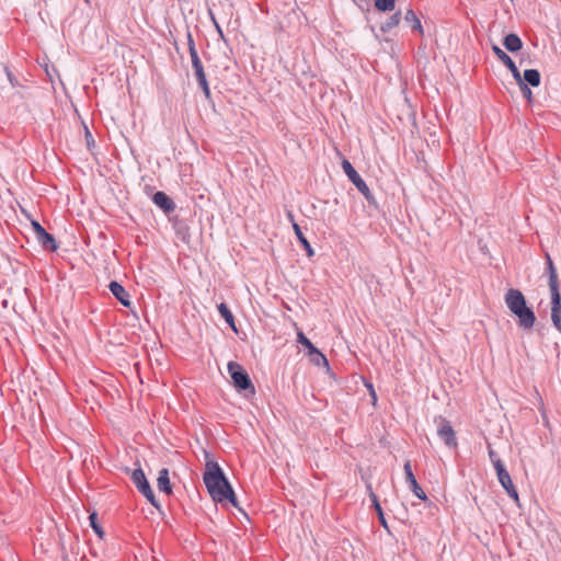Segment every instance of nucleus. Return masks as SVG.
I'll return each instance as SVG.
<instances>
[{
    "mask_svg": "<svg viewBox=\"0 0 561 561\" xmlns=\"http://www.w3.org/2000/svg\"><path fill=\"white\" fill-rule=\"evenodd\" d=\"M203 480L214 502L220 504L229 502L238 507L234 491L216 461L208 460L206 462Z\"/></svg>",
    "mask_w": 561,
    "mask_h": 561,
    "instance_id": "nucleus-1",
    "label": "nucleus"
},
{
    "mask_svg": "<svg viewBox=\"0 0 561 561\" xmlns=\"http://www.w3.org/2000/svg\"><path fill=\"white\" fill-rule=\"evenodd\" d=\"M507 309L517 318L518 327L531 330L536 322L534 311L527 306L526 298L518 289L511 288L504 297Z\"/></svg>",
    "mask_w": 561,
    "mask_h": 561,
    "instance_id": "nucleus-2",
    "label": "nucleus"
},
{
    "mask_svg": "<svg viewBox=\"0 0 561 561\" xmlns=\"http://www.w3.org/2000/svg\"><path fill=\"white\" fill-rule=\"evenodd\" d=\"M342 169L344 173L347 175L348 180L356 186V188L365 196L370 206L377 208L378 204L367 186L366 182L362 179L358 172L355 170L353 164L347 160H342Z\"/></svg>",
    "mask_w": 561,
    "mask_h": 561,
    "instance_id": "nucleus-3",
    "label": "nucleus"
},
{
    "mask_svg": "<svg viewBox=\"0 0 561 561\" xmlns=\"http://www.w3.org/2000/svg\"><path fill=\"white\" fill-rule=\"evenodd\" d=\"M548 285L551 294V321L554 328L561 332V294L558 274L549 277Z\"/></svg>",
    "mask_w": 561,
    "mask_h": 561,
    "instance_id": "nucleus-4",
    "label": "nucleus"
},
{
    "mask_svg": "<svg viewBox=\"0 0 561 561\" xmlns=\"http://www.w3.org/2000/svg\"><path fill=\"white\" fill-rule=\"evenodd\" d=\"M228 371L231 376L234 387L238 390H250L251 393L255 392L254 386L252 385L249 375L238 363L229 362Z\"/></svg>",
    "mask_w": 561,
    "mask_h": 561,
    "instance_id": "nucleus-5",
    "label": "nucleus"
},
{
    "mask_svg": "<svg viewBox=\"0 0 561 561\" xmlns=\"http://www.w3.org/2000/svg\"><path fill=\"white\" fill-rule=\"evenodd\" d=\"M298 342L308 350L309 360L318 367H327L329 369V362L327 357L311 343V341L302 333L297 334Z\"/></svg>",
    "mask_w": 561,
    "mask_h": 561,
    "instance_id": "nucleus-6",
    "label": "nucleus"
},
{
    "mask_svg": "<svg viewBox=\"0 0 561 561\" xmlns=\"http://www.w3.org/2000/svg\"><path fill=\"white\" fill-rule=\"evenodd\" d=\"M434 422L437 426L439 438L444 440L447 447L455 448L457 446V438L450 422L443 416L435 417Z\"/></svg>",
    "mask_w": 561,
    "mask_h": 561,
    "instance_id": "nucleus-7",
    "label": "nucleus"
},
{
    "mask_svg": "<svg viewBox=\"0 0 561 561\" xmlns=\"http://www.w3.org/2000/svg\"><path fill=\"white\" fill-rule=\"evenodd\" d=\"M496 476L501 485L505 489L507 494L516 502H519L518 493L513 484L510 473L503 463H496Z\"/></svg>",
    "mask_w": 561,
    "mask_h": 561,
    "instance_id": "nucleus-8",
    "label": "nucleus"
},
{
    "mask_svg": "<svg viewBox=\"0 0 561 561\" xmlns=\"http://www.w3.org/2000/svg\"><path fill=\"white\" fill-rule=\"evenodd\" d=\"M191 60H192V67L194 70V76L197 80V83H198L199 88L202 89L206 99H209L210 98V89H209V84H208V81L206 78V73H205L202 60L199 57H195L194 59H191Z\"/></svg>",
    "mask_w": 561,
    "mask_h": 561,
    "instance_id": "nucleus-9",
    "label": "nucleus"
},
{
    "mask_svg": "<svg viewBox=\"0 0 561 561\" xmlns=\"http://www.w3.org/2000/svg\"><path fill=\"white\" fill-rule=\"evenodd\" d=\"M403 469H404V473H405V481L411 486L415 496L422 501H425L427 499V496H426L425 492L422 490V488L419 485V483L412 472L411 462L409 460L404 463Z\"/></svg>",
    "mask_w": 561,
    "mask_h": 561,
    "instance_id": "nucleus-10",
    "label": "nucleus"
},
{
    "mask_svg": "<svg viewBox=\"0 0 561 561\" xmlns=\"http://www.w3.org/2000/svg\"><path fill=\"white\" fill-rule=\"evenodd\" d=\"M492 51L507 67L513 78L520 75V71L518 70L514 60L501 47H499L496 44H493Z\"/></svg>",
    "mask_w": 561,
    "mask_h": 561,
    "instance_id": "nucleus-11",
    "label": "nucleus"
},
{
    "mask_svg": "<svg viewBox=\"0 0 561 561\" xmlns=\"http://www.w3.org/2000/svg\"><path fill=\"white\" fill-rule=\"evenodd\" d=\"M108 289L112 293V295L124 306L129 307L130 306V299L129 294L126 291V289L117 282L113 280L108 285Z\"/></svg>",
    "mask_w": 561,
    "mask_h": 561,
    "instance_id": "nucleus-12",
    "label": "nucleus"
},
{
    "mask_svg": "<svg viewBox=\"0 0 561 561\" xmlns=\"http://www.w3.org/2000/svg\"><path fill=\"white\" fill-rule=\"evenodd\" d=\"M288 215V218L289 220L291 221L293 224V229L295 231V234L297 237V239L299 240V242L304 245L306 252H307V255L309 257L313 256L314 255V251L313 249L311 248L309 241L306 239V237L304 236L302 231H301V227L298 222H296V220L294 219L293 217V214L291 213H287Z\"/></svg>",
    "mask_w": 561,
    "mask_h": 561,
    "instance_id": "nucleus-13",
    "label": "nucleus"
},
{
    "mask_svg": "<svg viewBox=\"0 0 561 561\" xmlns=\"http://www.w3.org/2000/svg\"><path fill=\"white\" fill-rule=\"evenodd\" d=\"M152 202L161 210H173L174 208L173 201L162 191H158L152 195Z\"/></svg>",
    "mask_w": 561,
    "mask_h": 561,
    "instance_id": "nucleus-14",
    "label": "nucleus"
},
{
    "mask_svg": "<svg viewBox=\"0 0 561 561\" xmlns=\"http://www.w3.org/2000/svg\"><path fill=\"white\" fill-rule=\"evenodd\" d=\"M503 45L510 53H517L523 48V41L515 33H510L503 38Z\"/></svg>",
    "mask_w": 561,
    "mask_h": 561,
    "instance_id": "nucleus-15",
    "label": "nucleus"
},
{
    "mask_svg": "<svg viewBox=\"0 0 561 561\" xmlns=\"http://www.w3.org/2000/svg\"><path fill=\"white\" fill-rule=\"evenodd\" d=\"M157 486H158L159 491H161L168 495L172 493V486H171L170 478H169V470L167 468H163L159 471V476L157 479Z\"/></svg>",
    "mask_w": 561,
    "mask_h": 561,
    "instance_id": "nucleus-16",
    "label": "nucleus"
},
{
    "mask_svg": "<svg viewBox=\"0 0 561 561\" xmlns=\"http://www.w3.org/2000/svg\"><path fill=\"white\" fill-rule=\"evenodd\" d=\"M522 81H525L527 85L537 88L541 82L540 72L537 69H526L522 76Z\"/></svg>",
    "mask_w": 561,
    "mask_h": 561,
    "instance_id": "nucleus-17",
    "label": "nucleus"
},
{
    "mask_svg": "<svg viewBox=\"0 0 561 561\" xmlns=\"http://www.w3.org/2000/svg\"><path fill=\"white\" fill-rule=\"evenodd\" d=\"M36 239H37L38 243L41 245H43L46 250L56 251L58 249L55 238L53 237V234L48 233L46 230L38 233Z\"/></svg>",
    "mask_w": 561,
    "mask_h": 561,
    "instance_id": "nucleus-18",
    "label": "nucleus"
},
{
    "mask_svg": "<svg viewBox=\"0 0 561 561\" xmlns=\"http://www.w3.org/2000/svg\"><path fill=\"white\" fill-rule=\"evenodd\" d=\"M404 22L413 30L423 34V27L420 19L416 16L415 12L412 9H409L404 15Z\"/></svg>",
    "mask_w": 561,
    "mask_h": 561,
    "instance_id": "nucleus-19",
    "label": "nucleus"
},
{
    "mask_svg": "<svg viewBox=\"0 0 561 561\" xmlns=\"http://www.w3.org/2000/svg\"><path fill=\"white\" fill-rule=\"evenodd\" d=\"M401 21V11L394 12L392 15H390L385 22L380 25V31L382 33H388L393 27H396Z\"/></svg>",
    "mask_w": 561,
    "mask_h": 561,
    "instance_id": "nucleus-20",
    "label": "nucleus"
},
{
    "mask_svg": "<svg viewBox=\"0 0 561 561\" xmlns=\"http://www.w3.org/2000/svg\"><path fill=\"white\" fill-rule=\"evenodd\" d=\"M131 480L135 483V485L137 486V489L139 490V492L145 490V486H150V484L141 469H135L133 471Z\"/></svg>",
    "mask_w": 561,
    "mask_h": 561,
    "instance_id": "nucleus-21",
    "label": "nucleus"
},
{
    "mask_svg": "<svg viewBox=\"0 0 561 561\" xmlns=\"http://www.w3.org/2000/svg\"><path fill=\"white\" fill-rule=\"evenodd\" d=\"M218 311L219 313L221 314V317L225 319V321L227 322V324L234 331L237 332V328H236V323H234V317L233 314L231 313V311L229 310V308L227 307L226 304L221 302L219 306H218Z\"/></svg>",
    "mask_w": 561,
    "mask_h": 561,
    "instance_id": "nucleus-22",
    "label": "nucleus"
},
{
    "mask_svg": "<svg viewBox=\"0 0 561 561\" xmlns=\"http://www.w3.org/2000/svg\"><path fill=\"white\" fill-rule=\"evenodd\" d=\"M374 5L379 12H392L396 9V0H375Z\"/></svg>",
    "mask_w": 561,
    "mask_h": 561,
    "instance_id": "nucleus-23",
    "label": "nucleus"
},
{
    "mask_svg": "<svg viewBox=\"0 0 561 561\" xmlns=\"http://www.w3.org/2000/svg\"><path fill=\"white\" fill-rule=\"evenodd\" d=\"M514 79H515L516 83L518 84L519 90H520L523 96L528 102H533V92H531V90L529 88L530 85H527V83H525V81H522V75H518Z\"/></svg>",
    "mask_w": 561,
    "mask_h": 561,
    "instance_id": "nucleus-24",
    "label": "nucleus"
},
{
    "mask_svg": "<svg viewBox=\"0 0 561 561\" xmlns=\"http://www.w3.org/2000/svg\"><path fill=\"white\" fill-rule=\"evenodd\" d=\"M370 499H371V502H373V505L378 514V517H379V520L381 523V525L385 527V528H388V525H387V522H386V518H385V515H383V512H382V508L380 506V503L377 499V495L370 491V494H369Z\"/></svg>",
    "mask_w": 561,
    "mask_h": 561,
    "instance_id": "nucleus-25",
    "label": "nucleus"
},
{
    "mask_svg": "<svg viewBox=\"0 0 561 561\" xmlns=\"http://www.w3.org/2000/svg\"><path fill=\"white\" fill-rule=\"evenodd\" d=\"M186 38H187V47H188V53H190L191 59H194L195 57H199L196 46H195L193 35H192L191 31H188V30L186 33Z\"/></svg>",
    "mask_w": 561,
    "mask_h": 561,
    "instance_id": "nucleus-26",
    "label": "nucleus"
},
{
    "mask_svg": "<svg viewBox=\"0 0 561 561\" xmlns=\"http://www.w3.org/2000/svg\"><path fill=\"white\" fill-rule=\"evenodd\" d=\"M169 221H171L174 226V228L178 230L179 233H182L183 236L186 233L187 228L186 226H181L178 221V215L174 213H167Z\"/></svg>",
    "mask_w": 561,
    "mask_h": 561,
    "instance_id": "nucleus-27",
    "label": "nucleus"
},
{
    "mask_svg": "<svg viewBox=\"0 0 561 561\" xmlns=\"http://www.w3.org/2000/svg\"><path fill=\"white\" fill-rule=\"evenodd\" d=\"M154 507L159 508V504L156 500L154 493L151 486H145V490L140 492Z\"/></svg>",
    "mask_w": 561,
    "mask_h": 561,
    "instance_id": "nucleus-28",
    "label": "nucleus"
},
{
    "mask_svg": "<svg viewBox=\"0 0 561 561\" xmlns=\"http://www.w3.org/2000/svg\"><path fill=\"white\" fill-rule=\"evenodd\" d=\"M89 520H90V525L93 528V530L98 534V536L100 538H102L104 535V531H103L102 527L96 522V513L90 514Z\"/></svg>",
    "mask_w": 561,
    "mask_h": 561,
    "instance_id": "nucleus-29",
    "label": "nucleus"
},
{
    "mask_svg": "<svg viewBox=\"0 0 561 561\" xmlns=\"http://www.w3.org/2000/svg\"><path fill=\"white\" fill-rule=\"evenodd\" d=\"M488 451L491 462L494 466V469L496 470V463H503L502 460L499 458L497 454L492 449L491 444L488 443Z\"/></svg>",
    "mask_w": 561,
    "mask_h": 561,
    "instance_id": "nucleus-30",
    "label": "nucleus"
},
{
    "mask_svg": "<svg viewBox=\"0 0 561 561\" xmlns=\"http://www.w3.org/2000/svg\"><path fill=\"white\" fill-rule=\"evenodd\" d=\"M4 71L8 77V80L10 81V83L13 88L20 85L18 79L15 78L13 72L8 67L4 68Z\"/></svg>",
    "mask_w": 561,
    "mask_h": 561,
    "instance_id": "nucleus-31",
    "label": "nucleus"
},
{
    "mask_svg": "<svg viewBox=\"0 0 561 561\" xmlns=\"http://www.w3.org/2000/svg\"><path fill=\"white\" fill-rule=\"evenodd\" d=\"M366 387L369 390V394L371 397V402L375 405L376 402H377V394H376V391L374 389V386L370 382H366Z\"/></svg>",
    "mask_w": 561,
    "mask_h": 561,
    "instance_id": "nucleus-32",
    "label": "nucleus"
},
{
    "mask_svg": "<svg viewBox=\"0 0 561 561\" xmlns=\"http://www.w3.org/2000/svg\"><path fill=\"white\" fill-rule=\"evenodd\" d=\"M31 224L36 237L38 236V233L45 230L37 220L31 219Z\"/></svg>",
    "mask_w": 561,
    "mask_h": 561,
    "instance_id": "nucleus-33",
    "label": "nucleus"
},
{
    "mask_svg": "<svg viewBox=\"0 0 561 561\" xmlns=\"http://www.w3.org/2000/svg\"><path fill=\"white\" fill-rule=\"evenodd\" d=\"M213 21H214V24H215V27H216V31H217V33H218V35H219V37H220L225 43H227V39H226V37H225V35H224V32H222V30H221L220 25L216 22V20H215L214 18H213Z\"/></svg>",
    "mask_w": 561,
    "mask_h": 561,
    "instance_id": "nucleus-34",
    "label": "nucleus"
},
{
    "mask_svg": "<svg viewBox=\"0 0 561 561\" xmlns=\"http://www.w3.org/2000/svg\"><path fill=\"white\" fill-rule=\"evenodd\" d=\"M547 273H548V277L557 274V270L553 264H550V267H547Z\"/></svg>",
    "mask_w": 561,
    "mask_h": 561,
    "instance_id": "nucleus-35",
    "label": "nucleus"
},
{
    "mask_svg": "<svg viewBox=\"0 0 561 561\" xmlns=\"http://www.w3.org/2000/svg\"><path fill=\"white\" fill-rule=\"evenodd\" d=\"M546 261H547V267H550V264H553L549 253H546Z\"/></svg>",
    "mask_w": 561,
    "mask_h": 561,
    "instance_id": "nucleus-36",
    "label": "nucleus"
},
{
    "mask_svg": "<svg viewBox=\"0 0 561 561\" xmlns=\"http://www.w3.org/2000/svg\"><path fill=\"white\" fill-rule=\"evenodd\" d=\"M91 138H92V136H91L90 131H89V130H87V140H88V145H90V141H91V142H94V139H91Z\"/></svg>",
    "mask_w": 561,
    "mask_h": 561,
    "instance_id": "nucleus-37",
    "label": "nucleus"
},
{
    "mask_svg": "<svg viewBox=\"0 0 561 561\" xmlns=\"http://www.w3.org/2000/svg\"><path fill=\"white\" fill-rule=\"evenodd\" d=\"M91 138H92V136H91L90 131H89V130H87V140H88V145H90V141H91V142H94V139H91Z\"/></svg>",
    "mask_w": 561,
    "mask_h": 561,
    "instance_id": "nucleus-38",
    "label": "nucleus"
},
{
    "mask_svg": "<svg viewBox=\"0 0 561 561\" xmlns=\"http://www.w3.org/2000/svg\"><path fill=\"white\" fill-rule=\"evenodd\" d=\"M85 2H89V0H84Z\"/></svg>",
    "mask_w": 561,
    "mask_h": 561,
    "instance_id": "nucleus-39",
    "label": "nucleus"
}]
</instances>
